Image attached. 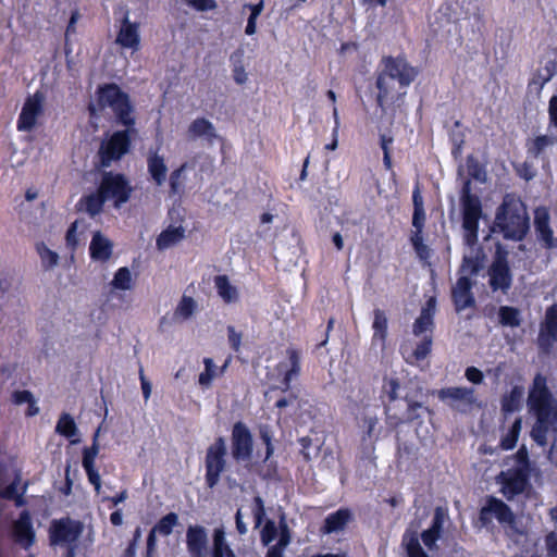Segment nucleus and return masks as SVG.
Instances as JSON below:
<instances>
[{
  "instance_id": "44",
  "label": "nucleus",
  "mask_w": 557,
  "mask_h": 557,
  "mask_svg": "<svg viewBox=\"0 0 557 557\" xmlns=\"http://www.w3.org/2000/svg\"><path fill=\"white\" fill-rule=\"evenodd\" d=\"M55 431L69 438L75 436L77 434V426L72 416L63 413L58 420Z\"/></svg>"
},
{
  "instance_id": "43",
  "label": "nucleus",
  "mask_w": 557,
  "mask_h": 557,
  "mask_svg": "<svg viewBox=\"0 0 557 557\" xmlns=\"http://www.w3.org/2000/svg\"><path fill=\"white\" fill-rule=\"evenodd\" d=\"M203 363L205 371L200 373L198 382L202 387L208 388L211 386L212 381L221 375L219 373V368L214 364L211 358H206Z\"/></svg>"
},
{
  "instance_id": "41",
  "label": "nucleus",
  "mask_w": 557,
  "mask_h": 557,
  "mask_svg": "<svg viewBox=\"0 0 557 557\" xmlns=\"http://www.w3.org/2000/svg\"><path fill=\"white\" fill-rule=\"evenodd\" d=\"M114 289L129 290L133 286V276L128 268H120L111 282Z\"/></svg>"
},
{
  "instance_id": "28",
  "label": "nucleus",
  "mask_w": 557,
  "mask_h": 557,
  "mask_svg": "<svg viewBox=\"0 0 557 557\" xmlns=\"http://www.w3.org/2000/svg\"><path fill=\"white\" fill-rule=\"evenodd\" d=\"M534 226L539 234V238L548 248L555 246V238L552 228L549 227V214L546 209L539 208L534 213Z\"/></svg>"
},
{
  "instance_id": "35",
  "label": "nucleus",
  "mask_w": 557,
  "mask_h": 557,
  "mask_svg": "<svg viewBox=\"0 0 557 557\" xmlns=\"http://www.w3.org/2000/svg\"><path fill=\"white\" fill-rule=\"evenodd\" d=\"M106 201H107V198H104V194L101 193V187L99 186L97 191L85 196L81 200V205L84 206V209L91 216H95L102 210V206Z\"/></svg>"
},
{
  "instance_id": "20",
  "label": "nucleus",
  "mask_w": 557,
  "mask_h": 557,
  "mask_svg": "<svg viewBox=\"0 0 557 557\" xmlns=\"http://www.w3.org/2000/svg\"><path fill=\"white\" fill-rule=\"evenodd\" d=\"M446 519V509L436 507L431 527L421 533V540L430 550L437 549L436 542L441 537Z\"/></svg>"
},
{
  "instance_id": "47",
  "label": "nucleus",
  "mask_w": 557,
  "mask_h": 557,
  "mask_svg": "<svg viewBox=\"0 0 557 557\" xmlns=\"http://www.w3.org/2000/svg\"><path fill=\"white\" fill-rule=\"evenodd\" d=\"M432 342L433 341L431 335H424L422 337L421 342L417 345L412 352V358L414 361H421L428 357V355L431 352Z\"/></svg>"
},
{
  "instance_id": "58",
  "label": "nucleus",
  "mask_w": 557,
  "mask_h": 557,
  "mask_svg": "<svg viewBox=\"0 0 557 557\" xmlns=\"http://www.w3.org/2000/svg\"><path fill=\"white\" fill-rule=\"evenodd\" d=\"M465 376L473 384H481L484 380L483 372L475 367H468L465 371Z\"/></svg>"
},
{
  "instance_id": "54",
  "label": "nucleus",
  "mask_w": 557,
  "mask_h": 557,
  "mask_svg": "<svg viewBox=\"0 0 557 557\" xmlns=\"http://www.w3.org/2000/svg\"><path fill=\"white\" fill-rule=\"evenodd\" d=\"M99 450V444L96 443V438H92V445L88 448H85L83 451V467L95 466V459L98 456Z\"/></svg>"
},
{
  "instance_id": "30",
  "label": "nucleus",
  "mask_w": 557,
  "mask_h": 557,
  "mask_svg": "<svg viewBox=\"0 0 557 557\" xmlns=\"http://www.w3.org/2000/svg\"><path fill=\"white\" fill-rule=\"evenodd\" d=\"M185 237V228L182 226H169L157 238V248L166 250L181 243Z\"/></svg>"
},
{
  "instance_id": "5",
  "label": "nucleus",
  "mask_w": 557,
  "mask_h": 557,
  "mask_svg": "<svg viewBox=\"0 0 557 557\" xmlns=\"http://www.w3.org/2000/svg\"><path fill=\"white\" fill-rule=\"evenodd\" d=\"M98 103L101 108H111L121 124L127 127L134 125L129 98L117 85L109 84L100 87L98 89Z\"/></svg>"
},
{
  "instance_id": "15",
  "label": "nucleus",
  "mask_w": 557,
  "mask_h": 557,
  "mask_svg": "<svg viewBox=\"0 0 557 557\" xmlns=\"http://www.w3.org/2000/svg\"><path fill=\"white\" fill-rule=\"evenodd\" d=\"M82 531L81 522L62 519L53 523L51 541L53 544H72L79 537Z\"/></svg>"
},
{
  "instance_id": "24",
  "label": "nucleus",
  "mask_w": 557,
  "mask_h": 557,
  "mask_svg": "<svg viewBox=\"0 0 557 557\" xmlns=\"http://www.w3.org/2000/svg\"><path fill=\"white\" fill-rule=\"evenodd\" d=\"M423 392L421 387H416L412 392L406 394L407 409L406 412L400 417H395L397 423L411 422L420 417V412L426 410L421 401Z\"/></svg>"
},
{
  "instance_id": "21",
  "label": "nucleus",
  "mask_w": 557,
  "mask_h": 557,
  "mask_svg": "<svg viewBox=\"0 0 557 557\" xmlns=\"http://www.w3.org/2000/svg\"><path fill=\"white\" fill-rule=\"evenodd\" d=\"M187 138L189 140L201 139L213 145L218 139V134L214 125L205 117L195 119L187 128Z\"/></svg>"
},
{
  "instance_id": "16",
  "label": "nucleus",
  "mask_w": 557,
  "mask_h": 557,
  "mask_svg": "<svg viewBox=\"0 0 557 557\" xmlns=\"http://www.w3.org/2000/svg\"><path fill=\"white\" fill-rule=\"evenodd\" d=\"M497 480L502 484V493L509 500L523 493L528 483L525 474L520 470L503 471Z\"/></svg>"
},
{
  "instance_id": "40",
  "label": "nucleus",
  "mask_w": 557,
  "mask_h": 557,
  "mask_svg": "<svg viewBox=\"0 0 557 557\" xmlns=\"http://www.w3.org/2000/svg\"><path fill=\"white\" fill-rule=\"evenodd\" d=\"M523 398V388L515 386L510 393L504 397L502 407L505 412H513L519 409Z\"/></svg>"
},
{
  "instance_id": "11",
  "label": "nucleus",
  "mask_w": 557,
  "mask_h": 557,
  "mask_svg": "<svg viewBox=\"0 0 557 557\" xmlns=\"http://www.w3.org/2000/svg\"><path fill=\"white\" fill-rule=\"evenodd\" d=\"M131 132H133V129L129 128L123 132H115L108 143L101 146L100 154L103 166H109L113 160L120 159L128 151Z\"/></svg>"
},
{
  "instance_id": "32",
  "label": "nucleus",
  "mask_w": 557,
  "mask_h": 557,
  "mask_svg": "<svg viewBox=\"0 0 557 557\" xmlns=\"http://www.w3.org/2000/svg\"><path fill=\"white\" fill-rule=\"evenodd\" d=\"M214 286L218 295L227 304L238 300L239 295L237 288L231 284L226 275H218L214 278Z\"/></svg>"
},
{
  "instance_id": "57",
  "label": "nucleus",
  "mask_w": 557,
  "mask_h": 557,
  "mask_svg": "<svg viewBox=\"0 0 557 557\" xmlns=\"http://www.w3.org/2000/svg\"><path fill=\"white\" fill-rule=\"evenodd\" d=\"M186 3L197 11L213 10L216 7L215 0H185Z\"/></svg>"
},
{
  "instance_id": "51",
  "label": "nucleus",
  "mask_w": 557,
  "mask_h": 557,
  "mask_svg": "<svg viewBox=\"0 0 557 557\" xmlns=\"http://www.w3.org/2000/svg\"><path fill=\"white\" fill-rule=\"evenodd\" d=\"M546 326L549 335L557 341V305L546 311Z\"/></svg>"
},
{
  "instance_id": "17",
  "label": "nucleus",
  "mask_w": 557,
  "mask_h": 557,
  "mask_svg": "<svg viewBox=\"0 0 557 557\" xmlns=\"http://www.w3.org/2000/svg\"><path fill=\"white\" fill-rule=\"evenodd\" d=\"M491 515L502 524L512 527L515 523V516L510 508L497 498H491L487 505L481 509L480 520L485 524L490 522Z\"/></svg>"
},
{
  "instance_id": "38",
  "label": "nucleus",
  "mask_w": 557,
  "mask_h": 557,
  "mask_svg": "<svg viewBox=\"0 0 557 557\" xmlns=\"http://www.w3.org/2000/svg\"><path fill=\"white\" fill-rule=\"evenodd\" d=\"M196 310V302L191 297L183 296L178 302L173 319L175 322H183L188 320Z\"/></svg>"
},
{
  "instance_id": "31",
  "label": "nucleus",
  "mask_w": 557,
  "mask_h": 557,
  "mask_svg": "<svg viewBox=\"0 0 557 557\" xmlns=\"http://www.w3.org/2000/svg\"><path fill=\"white\" fill-rule=\"evenodd\" d=\"M350 519V512L347 509H339L326 517L321 532L331 534L344 530Z\"/></svg>"
},
{
  "instance_id": "29",
  "label": "nucleus",
  "mask_w": 557,
  "mask_h": 557,
  "mask_svg": "<svg viewBox=\"0 0 557 557\" xmlns=\"http://www.w3.org/2000/svg\"><path fill=\"white\" fill-rule=\"evenodd\" d=\"M112 242L100 232H97L90 242V257L96 261H107L112 255Z\"/></svg>"
},
{
  "instance_id": "39",
  "label": "nucleus",
  "mask_w": 557,
  "mask_h": 557,
  "mask_svg": "<svg viewBox=\"0 0 557 557\" xmlns=\"http://www.w3.org/2000/svg\"><path fill=\"white\" fill-rule=\"evenodd\" d=\"M178 524V516L175 512H170L162 517L152 530L163 536H168L173 532V529Z\"/></svg>"
},
{
  "instance_id": "55",
  "label": "nucleus",
  "mask_w": 557,
  "mask_h": 557,
  "mask_svg": "<svg viewBox=\"0 0 557 557\" xmlns=\"http://www.w3.org/2000/svg\"><path fill=\"white\" fill-rule=\"evenodd\" d=\"M547 557H557V531L549 532L544 539Z\"/></svg>"
},
{
  "instance_id": "26",
  "label": "nucleus",
  "mask_w": 557,
  "mask_h": 557,
  "mask_svg": "<svg viewBox=\"0 0 557 557\" xmlns=\"http://www.w3.org/2000/svg\"><path fill=\"white\" fill-rule=\"evenodd\" d=\"M288 363L281 362L277 367L280 372H284L283 376V389L288 391L290 388L292 381L296 379L300 373V355L295 349L287 350Z\"/></svg>"
},
{
  "instance_id": "25",
  "label": "nucleus",
  "mask_w": 557,
  "mask_h": 557,
  "mask_svg": "<svg viewBox=\"0 0 557 557\" xmlns=\"http://www.w3.org/2000/svg\"><path fill=\"white\" fill-rule=\"evenodd\" d=\"M159 148L150 149L147 153V168L152 180L158 186L164 184L166 180L168 166L164 157L159 153Z\"/></svg>"
},
{
  "instance_id": "36",
  "label": "nucleus",
  "mask_w": 557,
  "mask_h": 557,
  "mask_svg": "<svg viewBox=\"0 0 557 557\" xmlns=\"http://www.w3.org/2000/svg\"><path fill=\"white\" fill-rule=\"evenodd\" d=\"M401 544L406 550L407 557H429L423 550L416 532L405 533Z\"/></svg>"
},
{
  "instance_id": "50",
  "label": "nucleus",
  "mask_w": 557,
  "mask_h": 557,
  "mask_svg": "<svg viewBox=\"0 0 557 557\" xmlns=\"http://www.w3.org/2000/svg\"><path fill=\"white\" fill-rule=\"evenodd\" d=\"M251 512L255 520V528H260L262 524V521L265 517V507L264 502L260 496H256L253 498V504L251 508Z\"/></svg>"
},
{
  "instance_id": "4",
  "label": "nucleus",
  "mask_w": 557,
  "mask_h": 557,
  "mask_svg": "<svg viewBox=\"0 0 557 557\" xmlns=\"http://www.w3.org/2000/svg\"><path fill=\"white\" fill-rule=\"evenodd\" d=\"M495 226L505 238L521 240L529 230L524 203L512 195H506L496 213Z\"/></svg>"
},
{
  "instance_id": "37",
  "label": "nucleus",
  "mask_w": 557,
  "mask_h": 557,
  "mask_svg": "<svg viewBox=\"0 0 557 557\" xmlns=\"http://www.w3.org/2000/svg\"><path fill=\"white\" fill-rule=\"evenodd\" d=\"M387 317L381 309H374L373 311V339H379L382 343L385 342L387 336Z\"/></svg>"
},
{
  "instance_id": "42",
  "label": "nucleus",
  "mask_w": 557,
  "mask_h": 557,
  "mask_svg": "<svg viewBox=\"0 0 557 557\" xmlns=\"http://www.w3.org/2000/svg\"><path fill=\"white\" fill-rule=\"evenodd\" d=\"M36 250L40 257L44 269L51 270L59 263V255L49 249L44 243L36 245Z\"/></svg>"
},
{
  "instance_id": "2",
  "label": "nucleus",
  "mask_w": 557,
  "mask_h": 557,
  "mask_svg": "<svg viewBox=\"0 0 557 557\" xmlns=\"http://www.w3.org/2000/svg\"><path fill=\"white\" fill-rule=\"evenodd\" d=\"M528 405L536 416L531 436L540 446L547 444V433H557V400L547 387L546 377L537 374L529 391Z\"/></svg>"
},
{
  "instance_id": "27",
  "label": "nucleus",
  "mask_w": 557,
  "mask_h": 557,
  "mask_svg": "<svg viewBox=\"0 0 557 557\" xmlns=\"http://www.w3.org/2000/svg\"><path fill=\"white\" fill-rule=\"evenodd\" d=\"M13 534L15 542L25 548H28L34 543L35 533L33 531L30 517L27 512H22L18 520L15 521Z\"/></svg>"
},
{
  "instance_id": "59",
  "label": "nucleus",
  "mask_w": 557,
  "mask_h": 557,
  "mask_svg": "<svg viewBox=\"0 0 557 557\" xmlns=\"http://www.w3.org/2000/svg\"><path fill=\"white\" fill-rule=\"evenodd\" d=\"M424 223H425L424 209L413 210V215H412V226L414 228L413 232H423Z\"/></svg>"
},
{
  "instance_id": "7",
  "label": "nucleus",
  "mask_w": 557,
  "mask_h": 557,
  "mask_svg": "<svg viewBox=\"0 0 557 557\" xmlns=\"http://www.w3.org/2000/svg\"><path fill=\"white\" fill-rule=\"evenodd\" d=\"M226 444L223 437H219L207 449L206 480L209 487L218 484L221 473L225 469Z\"/></svg>"
},
{
  "instance_id": "61",
  "label": "nucleus",
  "mask_w": 557,
  "mask_h": 557,
  "mask_svg": "<svg viewBox=\"0 0 557 557\" xmlns=\"http://www.w3.org/2000/svg\"><path fill=\"white\" fill-rule=\"evenodd\" d=\"M89 482L95 486V490L99 493L101 488V479L99 472L92 467H84Z\"/></svg>"
},
{
  "instance_id": "60",
  "label": "nucleus",
  "mask_w": 557,
  "mask_h": 557,
  "mask_svg": "<svg viewBox=\"0 0 557 557\" xmlns=\"http://www.w3.org/2000/svg\"><path fill=\"white\" fill-rule=\"evenodd\" d=\"M227 335L231 347L238 351L242 345V333L236 332L235 327L230 325L227 326Z\"/></svg>"
},
{
  "instance_id": "52",
  "label": "nucleus",
  "mask_w": 557,
  "mask_h": 557,
  "mask_svg": "<svg viewBox=\"0 0 557 557\" xmlns=\"http://www.w3.org/2000/svg\"><path fill=\"white\" fill-rule=\"evenodd\" d=\"M423 232H412L411 243L417 251L418 256L421 259H425L429 257L428 246L423 243Z\"/></svg>"
},
{
  "instance_id": "46",
  "label": "nucleus",
  "mask_w": 557,
  "mask_h": 557,
  "mask_svg": "<svg viewBox=\"0 0 557 557\" xmlns=\"http://www.w3.org/2000/svg\"><path fill=\"white\" fill-rule=\"evenodd\" d=\"M500 323L506 326H518L520 324L519 311L512 307H502L499 310Z\"/></svg>"
},
{
  "instance_id": "56",
  "label": "nucleus",
  "mask_w": 557,
  "mask_h": 557,
  "mask_svg": "<svg viewBox=\"0 0 557 557\" xmlns=\"http://www.w3.org/2000/svg\"><path fill=\"white\" fill-rule=\"evenodd\" d=\"M290 542V534L287 523L285 522L284 518L280 521V539L278 543L275 545L277 546L281 552L289 544Z\"/></svg>"
},
{
  "instance_id": "45",
  "label": "nucleus",
  "mask_w": 557,
  "mask_h": 557,
  "mask_svg": "<svg viewBox=\"0 0 557 557\" xmlns=\"http://www.w3.org/2000/svg\"><path fill=\"white\" fill-rule=\"evenodd\" d=\"M522 421L518 418L512 423L508 433L502 438L500 445L504 449H511L516 446L519 434L521 432Z\"/></svg>"
},
{
  "instance_id": "49",
  "label": "nucleus",
  "mask_w": 557,
  "mask_h": 557,
  "mask_svg": "<svg viewBox=\"0 0 557 557\" xmlns=\"http://www.w3.org/2000/svg\"><path fill=\"white\" fill-rule=\"evenodd\" d=\"M277 536V528L275 522L267 520L260 532L261 542L264 546H268Z\"/></svg>"
},
{
  "instance_id": "3",
  "label": "nucleus",
  "mask_w": 557,
  "mask_h": 557,
  "mask_svg": "<svg viewBox=\"0 0 557 557\" xmlns=\"http://www.w3.org/2000/svg\"><path fill=\"white\" fill-rule=\"evenodd\" d=\"M383 67L376 79L377 103L383 108L388 99H399L405 89L414 81L418 72L404 58L385 57Z\"/></svg>"
},
{
  "instance_id": "9",
  "label": "nucleus",
  "mask_w": 557,
  "mask_h": 557,
  "mask_svg": "<svg viewBox=\"0 0 557 557\" xmlns=\"http://www.w3.org/2000/svg\"><path fill=\"white\" fill-rule=\"evenodd\" d=\"M45 99L40 91L26 98L16 124L20 132H30L36 127L38 119L44 113Z\"/></svg>"
},
{
  "instance_id": "12",
  "label": "nucleus",
  "mask_w": 557,
  "mask_h": 557,
  "mask_svg": "<svg viewBox=\"0 0 557 557\" xmlns=\"http://www.w3.org/2000/svg\"><path fill=\"white\" fill-rule=\"evenodd\" d=\"M252 435L243 422H236L232 430V456L237 461H248L252 454Z\"/></svg>"
},
{
  "instance_id": "53",
  "label": "nucleus",
  "mask_w": 557,
  "mask_h": 557,
  "mask_svg": "<svg viewBox=\"0 0 557 557\" xmlns=\"http://www.w3.org/2000/svg\"><path fill=\"white\" fill-rule=\"evenodd\" d=\"M20 480H15L12 482L8 487L4 490L0 488V497L7 498V499H15V503L17 506H21L23 504L22 495L17 493V485Z\"/></svg>"
},
{
  "instance_id": "6",
  "label": "nucleus",
  "mask_w": 557,
  "mask_h": 557,
  "mask_svg": "<svg viewBox=\"0 0 557 557\" xmlns=\"http://www.w3.org/2000/svg\"><path fill=\"white\" fill-rule=\"evenodd\" d=\"M437 397L450 409L467 413L478 405L475 389L466 386H448L437 392Z\"/></svg>"
},
{
  "instance_id": "18",
  "label": "nucleus",
  "mask_w": 557,
  "mask_h": 557,
  "mask_svg": "<svg viewBox=\"0 0 557 557\" xmlns=\"http://www.w3.org/2000/svg\"><path fill=\"white\" fill-rule=\"evenodd\" d=\"M473 282L468 276H460L453 287V300L458 312L471 308L475 304L474 296L471 292Z\"/></svg>"
},
{
  "instance_id": "22",
  "label": "nucleus",
  "mask_w": 557,
  "mask_h": 557,
  "mask_svg": "<svg viewBox=\"0 0 557 557\" xmlns=\"http://www.w3.org/2000/svg\"><path fill=\"white\" fill-rule=\"evenodd\" d=\"M557 72V62L553 59L541 61L539 69L534 72L530 83L529 90L540 94L546 83H548Z\"/></svg>"
},
{
  "instance_id": "63",
  "label": "nucleus",
  "mask_w": 557,
  "mask_h": 557,
  "mask_svg": "<svg viewBox=\"0 0 557 557\" xmlns=\"http://www.w3.org/2000/svg\"><path fill=\"white\" fill-rule=\"evenodd\" d=\"M518 173L521 177H523L525 181H530L535 177L536 171L533 168V165L529 164L528 162H524L518 168Z\"/></svg>"
},
{
  "instance_id": "33",
  "label": "nucleus",
  "mask_w": 557,
  "mask_h": 557,
  "mask_svg": "<svg viewBox=\"0 0 557 557\" xmlns=\"http://www.w3.org/2000/svg\"><path fill=\"white\" fill-rule=\"evenodd\" d=\"M557 143V129L548 127V134L537 136L529 147V152L534 157L542 154L547 148Z\"/></svg>"
},
{
  "instance_id": "14",
  "label": "nucleus",
  "mask_w": 557,
  "mask_h": 557,
  "mask_svg": "<svg viewBox=\"0 0 557 557\" xmlns=\"http://www.w3.org/2000/svg\"><path fill=\"white\" fill-rule=\"evenodd\" d=\"M186 547L190 557H209V536L205 527L189 525L186 530Z\"/></svg>"
},
{
  "instance_id": "48",
  "label": "nucleus",
  "mask_w": 557,
  "mask_h": 557,
  "mask_svg": "<svg viewBox=\"0 0 557 557\" xmlns=\"http://www.w3.org/2000/svg\"><path fill=\"white\" fill-rule=\"evenodd\" d=\"M186 169V164L181 165L178 169L173 171L170 175V187L172 195H180L184 189V182L182 180L183 173Z\"/></svg>"
},
{
  "instance_id": "62",
  "label": "nucleus",
  "mask_w": 557,
  "mask_h": 557,
  "mask_svg": "<svg viewBox=\"0 0 557 557\" xmlns=\"http://www.w3.org/2000/svg\"><path fill=\"white\" fill-rule=\"evenodd\" d=\"M548 113H549V121H550L549 127L557 129V96H553L550 98L549 106H548Z\"/></svg>"
},
{
  "instance_id": "13",
  "label": "nucleus",
  "mask_w": 557,
  "mask_h": 557,
  "mask_svg": "<svg viewBox=\"0 0 557 557\" xmlns=\"http://www.w3.org/2000/svg\"><path fill=\"white\" fill-rule=\"evenodd\" d=\"M358 425L362 430V443L370 450L374 449V442L377 438L376 426L379 424V407L366 406L357 417Z\"/></svg>"
},
{
  "instance_id": "23",
  "label": "nucleus",
  "mask_w": 557,
  "mask_h": 557,
  "mask_svg": "<svg viewBox=\"0 0 557 557\" xmlns=\"http://www.w3.org/2000/svg\"><path fill=\"white\" fill-rule=\"evenodd\" d=\"M436 311L435 298H430L422 308L420 315L413 323L412 332L416 336L431 335L434 327V314Z\"/></svg>"
},
{
  "instance_id": "19",
  "label": "nucleus",
  "mask_w": 557,
  "mask_h": 557,
  "mask_svg": "<svg viewBox=\"0 0 557 557\" xmlns=\"http://www.w3.org/2000/svg\"><path fill=\"white\" fill-rule=\"evenodd\" d=\"M115 42L133 51H137L140 47L139 25L129 21L128 13L122 20Z\"/></svg>"
},
{
  "instance_id": "64",
  "label": "nucleus",
  "mask_w": 557,
  "mask_h": 557,
  "mask_svg": "<svg viewBox=\"0 0 557 557\" xmlns=\"http://www.w3.org/2000/svg\"><path fill=\"white\" fill-rule=\"evenodd\" d=\"M157 534L152 529L147 537V554L146 557H153L157 549Z\"/></svg>"
},
{
  "instance_id": "1",
  "label": "nucleus",
  "mask_w": 557,
  "mask_h": 557,
  "mask_svg": "<svg viewBox=\"0 0 557 557\" xmlns=\"http://www.w3.org/2000/svg\"><path fill=\"white\" fill-rule=\"evenodd\" d=\"M462 210V228L465 231V243L467 250L463 253L460 267V276L476 275L483 268L485 255L478 243L479 220L482 215V206L478 196L470 193V181H466L460 197Z\"/></svg>"
},
{
  "instance_id": "34",
  "label": "nucleus",
  "mask_w": 557,
  "mask_h": 557,
  "mask_svg": "<svg viewBox=\"0 0 557 557\" xmlns=\"http://www.w3.org/2000/svg\"><path fill=\"white\" fill-rule=\"evenodd\" d=\"M212 557H236L234 550L226 542L223 528H218L213 532Z\"/></svg>"
},
{
  "instance_id": "10",
  "label": "nucleus",
  "mask_w": 557,
  "mask_h": 557,
  "mask_svg": "<svg viewBox=\"0 0 557 557\" xmlns=\"http://www.w3.org/2000/svg\"><path fill=\"white\" fill-rule=\"evenodd\" d=\"M101 193L107 200H113L115 207L125 203L131 196L132 188L124 176L120 174L106 173L100 183Z\"/></svg>"
},
{
  "instance_id": "8",
  "label": "nucleus",
  "mask_w": 557,
  "mask_h": 557,
  "mask_svg": "<svg viewBox=\"0 0 557 557\" xmlns=\"http://www.w3.org/2000/svg\"><path fill=\"white\" fill-rule=\"evenodd\" d=\"M488 285L493 292L506 294L512 283V274L507 260V252L498 249L487 271Z\"/></svg>"
}]
</instances>
